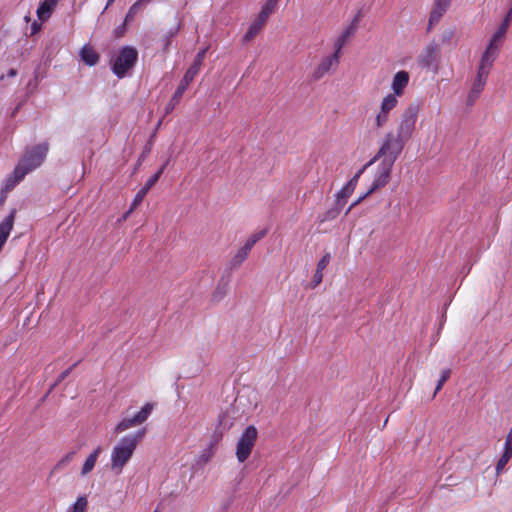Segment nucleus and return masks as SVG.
Instances as JSON below:
<instances>
[{"label": "nucleus", "instance_id": "obj_15", "mask_svg": "<svg viewBox=\"0 0 512 512\" xmlns=\"http://www.w3.org/2000/svg\"><path fill=\"white\" fill-rule=\"evenodd\" d=\"M491 69L492 67L479 63L477 75L471 87L474 92L481 93L483 91Z\"/></svg>", "mask_w": 512, "mask_h": 512}, {"label": "nucleus", "instance_id": "obj_43", "mask_svg": "<svg viewBox=\"0 0 512 512\" xmlns=\"http://www.w3.org/2000/svg\"><path fill=\"white\" fill-rule=\"evenodd\" d=\"M480 93L479 92H474V90H470L469 94H468V98H467V103L468 105H473L474 102L477 100V98L479 97Z\"/></svg>", "mask_w": 512, "mask_h": 512}, {"label": "nucleus", "instance_id": "obj_36", "mask_svg": "<svg viewBox=\"0 0 512 512\" xmlns=\"http://www.w3.org/2000/svg\"><path fill=\"white\" fill-rule=\"evenodd\" d=\"M79 362H75L73 365H71L69 368L64 370L57 378L56 382L52 385V390L56 385H58L60 382H62L71 372L72 370L78 365Z\"/></svg>", "mask_w": 512, "mask_h": 512}, {"label": "nucleus", "instance_id": "obj_49", "mask_svg": "<svg viewBox=\"0 0 512 512\" xmlns=\"http://www.w3.org/2000/svg\"><path fill=\"white\" fill-rule=\"evenodd\" d=\"M8 77H15L17 75V70L14 68L9 69L8 71Z\"/></svg>", "mask_w": 512, "mask_h": 512}, {"label": "nucleus", "instance_id": "obj_29", "mask_svg": "<svg viewBox=\"0 0 512 512\" xmlns=\"http://www.w3.org/2000/svg\"><path fill=\"white\" fill-rule=\"evenodd\" d=\"M24 177H20L18 174H17V167H15L14 171H13V174L11 177H9L6 182H5V185H4V190L5 191H10L12 190L21 180H23Z\"/></svg>", "mask_w": 512, "mask_h": 512}, {"label": "nucleus", "instance_id": "obj_44", "mask_svg": "<svg viewBox=\"0 0 512 512\" xmlns=\"http://www.w3.org/2000/svg\"><path fill=\"white\" fill-rule=\"evenodd\" d=\"M157 180L155 179V177H150L145 185L142 187L144 190H146L147 192L156 184Z\"/></svg>", "mask_w": 512, "mask_h": 512}, {"label": "nucleus", "instance_id": "obj_9", "mask_svg": "<svg viewBox=\"0 0 512 512\" xmlns=\"http://www.w3.org/2000/svg\"><path fill=\"white\" fill-rule=\"evenodd\" d=\"M340 57L338 54H331L322 58L320 63L314 68L311 73V80L318 81L322 79L327 73L336 70L339 65Z\"/></svg>", "mask_w": 512, "mask_h": 512}, {"label": "nucleus", "instance_id": "obj_33", "mask_svg": "<svg viewBox=\"0 0 512 512\" xmlns=\"http://www.w3.org/2000/svg\"><path fill=\"white\" fill-rule=\"evenodd\" d=\"M148 192L146 190H144L143 188H141L138 193L135 195L132 203H131V206L128 210V213H132V211L143 201L144 197L146 196Z\"/></svg>", "mask_w": 512, "mask_h": 512}, {"label": "nucleus", "instance_id": "obj_20", "mask_svg": "<svg viewBox=\"0 0 512 512\" xmlns=\"http://www.w3.org/2000/svg\"><path fill=\"white\" fill-rule=\"evenodd\" d=\"M249 253L250 252L248 250H246L245 248L241 247L236 252V254L231 258V260L229 262V268L231 270H233V269H237L238 267H240L241 264L247 259Z\"/></svg>", "mask_w": 512, "mask_h": 512}, {"label": "nucleus", "instance_id": "obj_31", "mask_svg": "<svg viewBox=\"0 0 512 512\" xmlns=\"http://www.w3.org/2000/svg\"><path fill=\"white\" fill-rule=\"evenodd\" d=\"M451 370L449 368L442 370L440 378L437 382L434 395H436L443 387L445 382L450 378Z\"/></svg>", "mask_w": 512, "mask_h": 512}, {"label": "nucleus", "instance_id": "obj_27", "mask_svg": "<svg viewBox=\"0 0 512 512\" xmlns=\"http://www.w3.org/2000/svg\"><path fill=\"white\" fill-rule=\"evenodd\" d=\"M265 235H266V230H261V231H259L257 233H254V234L250 235V237L247 239L246 243L242 247L250 252L251 249L253 248V246L260 239H262Z\"/></svg>", "mask_w": 512, "mask_h": 512}, {"label": "nucleus", "instance_id": "obj_18", "mask_svg": "<svg viewBox=\"0 0 512 512\" xmlns=\"http://www.w3.org/2000/svg\"><path fill=\"white\" fill-rule=\"evenodd\" d=\"M56 4H51L48 0L41 2L37 8V17L40 21H46L51 17Z\"/></svg>", "mask_w": 512, "mask_h": 512}, {"label": "nucleus", "instance_id": "obj_6", "mask_svg": "<svg viewBox=\"0 0 512 512\" xmlns=\"http://www.w3.org/2000/svg\"><path fill=\"white\" fill-rule=\"evenodd\" d=\"M257 436V429L253 425L248 426L241 434L236 447V457L240 463L245 462L250 456Z\"/></svg>", "mask_w": 512, "mask_h": 512}, {"label": "nucleus", "instance_id": "obj_53", "mask_svg": "<svg viewBox=\"0 0 512 512\" xmlns=\"http://www.w3.org/2000/svg\"><path fill=\"white\" fill-rule=\"evenodd\" d=\"M151 1L152 0H137L136 2L139 3V5L141 6L143 3H149Z\"/></svg>", "mask_w": 512, "mask_h": 512}, {"label": "nucleus", "instance_id": "obj_56", "mask_svg": "<svg viewBox=\"0 0 512 512\" xmlns=\"http://www.w3.org/2000/svg\"><path fill=\"white\" fill-rule=\"evenodd\" d=\"M153 512H158V510H154Z\"/></svg>", "mask_w": 512, "mask_h": 512}, {"label": "nucleus", "instance_id": "obj_3", "mask_svg": "<svg viewBox=\"0 0 512 512\" xmlns=\"http://www.w3.org/2000/svg\"><path fill=\"white\" fill-rule=\"evenodd\" d=\"M206 52H207V48H204L196 54V56L193 60V63L190 65V67L185 72L182 80L180 81L178 87L176 88L169 103L166 105L165 114L171 113L175 109L176 105L180 102L183 94L188 89L189 85L194 80L196 75L199 73L200 68L203 64V61L205 59Z\"/></svg>", "mask_w": 512, "mask_h": 512}, {"label": "nucleus", "instance_id": "obj_17", "mask_svg": "<svg viewBox=\"0 0 512 512\" xmlns=\"http://www.w3.org/2000/svg\"><path fill=\"white\" fill-rule=\"evenodd\" d=\"M356 27L355 25L348 26L342 34L337 38V40L334 43V54H338L340 57L341 55V49L345 45L346 41L355 33Z\"/></svg>", "mask_w": 512, "mask_h": 512}, {"label": "nucleus", "instance_id": "obj_22", "mask_svg": "<svg viewBox=\"0 0 512 512\" xmlns=\"http://www.w3.org/2000/svg\"><path fill=\"white\" fill-rule=\"evenodd\" d=\"M87 510L88 497L86 495H81L67 508L66 512H87Z\"/></svg>", "mask_w": 512, "mask_h": 512}, {"label": "nucleus", "instance_id": "obj_51", "mask_svg": "<svg viewBox=\"0 0 512 512\" xmlns=\"http://www.w3.org/2000/svg\"><path fill=\"white\" fill-rule=\"evenodd\" d=\"M506 440H510L512 441V428L509 430L507 436H506Z\"/></svg>", "mask_w": 512, "mask_h": 512}, {"label": "nucleus", "instance_id": "obj_7", "mask_svg": "<svg viewBox=\"0 0 512 512\" xmlns=\"http://www.w3.org/2000/svg\"><path fill=\"white\" fill-rule=\"evenodd\" d=\"M154 409L152 403H146L139 412L132 417H124L115 427L114 432L116 434L122 433L132 427L143 424L148 417L151 415Z\"/></svg>", "mask_w": 512, "mask_h": 512}, {"label": "nucleus", "instance_id": "obj_54", "mask_svg": "<svg viewBox=\"0 0 512 512\" xmlns=\"http://www.w3.org/2000/svg\"><path fill=\"white\" fill-rule=\"evenodd\" d=\"M130 214H131V213H128V211H127V212L124 214L123 219H124V220H125V219H127V217H128Z\"/></svg>", "mask_w": 512, "mask_h": 512}, {"label": "nucleus", "instance_id": "obj_11", "mask_svg": "<svg viewBox=\"0 0 512 512\" xmlns=\"http://www.w3.org/2000/svg\"><path fill=\"white\" fill-rule=\"evenodd\" d=\"M369 162L364 165L347 183L342 187L340 191L337 192L336 198L341 200L342 202L346 203L347 198H349L358 182V179L360 178L361 174L364 172V170L370 166Z\"/></svg>", "mask_w": 512, "mask_h": 512}, {"label": "nucleus", "instance_id": "obj_13", "mask_svg": "<svg viewBox=\"0 0 512 512\" xmlns=\"http://www.w3.org/2000/svg\"><path fill=\"white\" fill-rule=\"evenodd\" d=\"M408 82H409L408 72L404 71V70L398 71L393 77V81H392V85H391V88L393 90L392 95H395L396 97L401 96L404 92V89L408 85Z\"/></svg>", "mask_w": 512, "mask_h": 512}, {"label": "nucleus", "instance_id": "obj_45", "mask_svg": "<svg viewBox=\"0 0 512 512\" xmlns=\"http://www.w3.org/2000/svg\"><path fill=\"white\" fill-rule=\"evenodd\" d=\"M454 36V32L452 30H448V31H445L443 34H442V42L445 43V42H449Z\"/></svg>", "mask_w": 512, "mask_h": 512}, {"label": "nucleus", "instance_id": "obj_23", "mask_svg": "<svg viewBox=\"0 0 512 512\" xmlns=\"http://www.w3.org/2000/svg\"><path fill=\"white\" fill-rule=\"evenodd\" d=\"M263 27L264 26L262 24L258 23L256 20H254L248 27V30L246 31V33L244 34V36L242 38V42L248 43V42L252 41L257 36V34L261 31V29Z\"/></svg>", "mask_w": 512, "mask_h": 512}, {"label": "nucleus", "instance_id": "obj_37", "mask_svg": "<svg viewBox=\"0 0 512 512\" xmlns=\"http://www.w3.org/2000/svg\"><path fill=\"white\" fill-rule=\"evenodd\" d=\"M179 27H180V26L178 25L176 28L171 29V30L167 33V35L165 36V39H164V42H165V43H164V50H166V49L169 47V45H170V43H171V39H172V37H174V36L178 33V31H179Z\"/></svg>", "mask_w": 512, "mask_h": 512}, {"label": "nucleus", "instance_id": "obj_19", "mask_svg": "<svg viewBox=\"0 0 512 512\" xmlns=\"http://www.w3.org/2000/svg\"><path fill=\"white\" fill-rule=\"evenodd\" d=\"M101 447L98 446L85 460L81 474L86 475L91 472L96 464L99 454L101 453Z\"/></svg>", "mask_w": 512, "mask_h": 512}, {"label": "nucleus", "instance_id": "obj_30", "mask_svg": "<svg viewBox=\"0 0 512 512\" xmlns=\"http://www.w3.org/2000/svg\"><path fill=\"white\" fill-rule=\"evenodd\" d=\"M388 121H389V113L380 109L375 117L376 128H382L383 126H385L387 124Z\"/></svg>", "mask_w": 512, "mask_h": 512}, {"label": "nucleus", "instance_id": "obj_47", "mask_svg": "<svg viewBox=\"0 0 512 512\" xmlns=\"http://www.w3.org/2000/svg\"><path fill=\"white\" fill-rule=\"evenodd\" d=\"M504 451L512 454V441L505 439Z\"/></svg>", "mask_w": 512, "mask_h": 512}, {"label": "nucleus", "instance_id": "obj_41", "mask_svg": "<svg viewBox=\"0 0 512 512\" xmlns=\"http://www.w3.org/2000/svg\"><path fill=\"white\" fill-rule=\"evenodd\" d=\"M129 22H123L121 25H119L118 27H116L114 29V35L116 38H121L124 36L125 32H126V26Z\"/></svg>", "mask_w": 512, "mask_h": 512}, {"label": "nucleus", "instance_id": "obj_24", "mask_svg": "<svg viewBox=\"0 0 512 512\" xmlns=\"http://www.w3.org/2000/svg\"><path fill=\"white\" fill-rule=\"evenodd\" d=\"M398 104L397 97L392 94L385 96L381 102L380 109L390 113Z\"/></svg>", "mask_w": 512, "mask_h": 512}, {"label": "nucleus", "instance_id": "obj_35", "mask_svg": "<svg viewBox=\"0 0 512 512\" xmlns=\"http://www.w3.org/2000/svg\"><path fill=\"white\" fill-rule=\"evenodd\" d=\"M141 6L139 3L135 2L128 10L126 16H125V22H131L135 15L140 11Z\"/></svg>", "mask_w": 512, "mask_h": 512}, {"label": "nucleus", "instance_id": "obj_32", "mask_svg": "<svg viewBox=\"0 0 512 512\" xmlns=\"http://www.w3.org/2000/svg\"><path fill=\"white\" fill-rule=\"evenodd\" d=\"M511 458H512V454L505 452V451L503 452V454L499 458L497 465H496V473L497 474H500L503 471V469L505 468V466L507 465V463L509 462V460Z\"/></svg>", "mask_w": 512, "mask_h": 512}, {"label": "nucleus", "instance_id": "obj_4", "mask_svg": "<svg viewBox=\"0 0 512 512\" xmlns=\"http://www.w3.org/2000/svg\"><path fill=\"white\" fill-rule=\"evenodd\" d=\"M49 151L48 142H42L28 150L17 164V174L25 177L29 172L38 168L45 160Z\"/></svg>", "mask_w": 512, "mask_h": 512}, {"label": "nucleus", "instance_id": "obj_2", "mask_svg": "<svg viewBox=\"0 0 512 512\" xmlns=\"http://www.w3.org/2000/svg\"><path fill=\"white\" fill-rule=\"evenodd\" d=\"M146 429L142 428L135 433L123 436L111 451V470L115 474L122 473L125 465L132 458L138 443L144 438Z\"/></svg>", "mask_w": 512, "mask_h": 512}, {"label": "nucleus", "instance_id": "obj_5", "mask_svg": "<svg viewBox=\"0 0 512 512\" xmlns=\"http://www.w3.org/2000/svg\"><path fill=\"white\" fill-rule=\"evenodd\" d=\"M138 60V51L133 46H124L120 49L117 57L112 63V72L118 77L123 78L126 76Z\"/></svg>", "mask_w": 512, "mask_h": 512}, {"label": "nucleus", "instance_id": "obj_50", "mask_svg": "<svg viewBox=\"0 0 512 512\" xmlns=\"http://www.w3.org/2000/svg\"><path fill=\"white\" fill-rule=\"evenodd\" d=\"M212 453H213L212 451H210L209 453L205 452L202 454L201 457L204 459V461H208L210 459V457L212 456Z\"/></svg>", "mask_w": 512, "mask_h": 512}, {"label": "nucleus", "instance_id": "obj_16", "mask_svg": "<svg viewBox=\"0 0 512 512\" xmlns=\"http://www.w3.org/2000/svg\"><path fill=\"white\" fill-rule=\"evenodd\" d=\"M81 59L89 66H94L99 62V54L89 45H84L80 50Z\"/></svg>", "mask_w": 512, "mask_h": 512}, {"label": "nucleus", "instance_id": "obj_12", "mask_svg": "<svg viewBox=\"0 0 512 512\" xmlns=\"http://www.w3.org/2000/svg\"><path fill=\"white\" fill-rule=\"evenodd\" d=\"M452 0H435L429 16V28L438 23L449 8Z\"/></svg>", "mask_w": 512, "mask_h": 512}, {"label": "nucleus", "instance_id": "obj_26", "mask_svg": "<svg viewBox=\"0 0 512 512\" xmlns=\"http://www.w3.org/2000/svg\"><path fill=\"white\" fill-rule=\"evenodd\" d=\"M227 291H228V283L220 281V283L217 285V287L215 288V290L212 294V300L214 302L221 301L224 298V296L227 294Z\"/></svg>", "mask_w": 512, "mask_h": 512}, {"label": "nucleus", "instance_id": "obj_46", "mask_svg": "<svg viewBox=\"0 0 512 512\" xmlns=\"http://www.w3.org/2000/svg\"><path fill=\"white\" fill-rule=\"evenodd\" d=\"M167 164H168V161H166V162H165V163H164V164L159 168V170H158L154 175H152V177H155V179L158 181V180H159V178H160V176L162 175V173H163L164 169L166 168Z\"/></svg>", "mask_w": 512, "mask_h": 512}, {"label": "nucleus", "instance_id": "obj_48", "mask_svg": "<svg viewBox=\"0 0 512 512\" xmlns=\"http://www.w3.org/2000/svg\"><path fill=\"white\" fill-rule=\"evenodd\" d=\"M41 29V24L40 23H37V22H34L32 25H31V34H36L39 30Z\"/></svg>", "mask_w": 512, "mask_h": 512}, {"label": "nucleus", "instance_id": "obj_40", "mask_svg": "<svg viewBox=\"0 0 512 512\" xmlns=\"http://www.w3.org/2000/svg\"><path fill=\"white\" fill-rule=\"evenodd\" d=\"M271 15L270 12L264 10L263 8L261 9V11L259 12L257 18L255 19L258 23L262 24L263 26L265 25L268 17Z\"/></svg>", "mask_w": 512, "mask_h": 512}, {"label": "nucleus", "instance_id": "obj_34", "mask_svg": "<svg viewBox=\"0 0 512 512\" xmlns=\"http://www.w3.org/2000/svg\"><path fill=\"white\" fill-rule=\"evenodd\" d=\"M74 455H75V452H69L67 453L65 456H63L58 462L57 464L55 465L54 469L55 470H60L62 469L63 467H65L67 464H69L73 458H74Z\"/></svg>", "mask_w": 512, "mask_h": 512}, {"label": "nucleus", "instance_id": "obj_52", "mask_svg": "<svg viewBox=\"0 0 512 512\" xmlns=\"http://www.w3.org/2000/svg\"><path fill=\"white\" fill-rule=\"evenodd\" d=\"M114 1H115V0H107L106 6H105V8H104L103 12H104L105 10H107V8H108V7H109V6H110Z\"/></svg>", "mask_w": 512, "mask_h": 512}, {"label": "nucleus", "instance_id": "obj_1", "mask_svg": "<svg viewBox=\"0 0 512 512\" xmlns=\"http://www.w3.org/2000/svg\"><path fill=\"white\" fill-rule=\"evenodd\" d=\"M418 112L419 108L417 105H409L401 115L396 133L389 132L385 135L378 152L369 161V164L379 161L378 185H382L386 181L387 175L391 174L395 161L412 137Z\"/></svg>", "mask_w": 512, "mask_h": 512}, {"label": "nucleus", "instance_id": "obj_55", "mask_svg": "<svg viewBox=\"0 0 512 512\" xmlns=\"http://www.w3.org/2000/svg\"><path fill=\"white\" fill-rule=\"evenodd\" d=\"M51 4H57L58 0H48Z\"/></svg>", "mask_w": 512, "mask_h": 512}, {"label": "nucleus", "instance_id": "obj_28", "mask_svg": "<svg viewBox=\"0 0 512 512\" xmlns=\"http://www.w3.org/2000/svg\"><path fill=\"white\" fill-rule=\"evenodd\" d=\"M265 235H266V230H261V231H259L257 233H254V234L250 235V237L247 239L246 243L242 247L250 252L251 249L253 248V246L260 239H262Z\"/></svg>", "mask_w": 512, "mask_h": 512}, {"label": "nucleus", "instance_id": "obj_21", "mask_svg": "<svg viewBox=\"0 0 512 512\" xmlns=\"http://www.w3.org/2000/svg\"><path fill=\"white\" fill-rule=\"evenodd\" d=\"M344 205H345L344 202H342L341 200L336 198L334 207L325 212V214L321 218V222L331 221V220H334L335 218H337Z\"/></svg>", "mask_w": 512, "mask_h": 512}, {"label": "nucleus", "instance_id": "obj_8", "mask_svg": "<svg viewBox=\"0 0 512 512\" xmlns=\"http://www.w3.org/2000/svg\"><path fill=\"white\" fill-rule=\"evenodd\" d=\"M440 59L439 45L435 41H432L423 49L419 55L418 61L422 68L431 69L437 68Z\"/></svg>", "mask_w": 512, "mask_h": 512}, {"label": "nucleus", "instance_id": "obj_42", "mask_svg": "<svg viewBox=\"0 0 512 512\" xmlns=\"http://www.w3.org/2000/svg\"><path fill=\"white\" fill-rule=\"evenodd\" d=\"M277 3L278 0H267L262 8L272 14L276 9Z\"/></svg>", "mask_w": 512, "mask_h": 512}, {"label": "nucleus", "instance_id": "obj_39", "mask_svg": "<svg viewBox=\"0 0 512 512\" xmlns=\"http://www.w3.org/2000/svg\"><path fill=\"white\" fill-rule=\"evenodd\" d=\"M330 260H331V255H330V253H326V254H325V255H324V256L319 260V262L317 263V269H319V270H322V271H323V270L327 267V265L329 264Z\"/></svg>", "mask_w": 512, "mask_h": 512}, {"label": "nucleus", "instance_id": "obj_25", "mask_svg": "<svg viewBox=\"0 0 512 512\" xmlns=\"http://www.w3.org/2000/svg\"><path fill=\"white\" fill-rule=\"evenodd\" d=\"M511 19H512V8L509 9V11H508L507 15L505 16L504 20L502 21L501 25L495 32L496 38H504L505 37L507 30L510 26Z\"/></svg>", "mask_w": 512, "mask_h": 512}, {"label": "nucleus", "instance_id": "obj_10", "mask_svg": "<svg viewBox=\"0 0 512 512\" xmlns=\"http://www.w3.org/2000/svg\"><path fill=\"white\" fill-rule=\"evenodd\" d=\"M503 38H496V33L493 34L489 44L486 47V50L482 54L480 63L487 65L489 67H493V63L497 58L498 51L500 48V42Z\"/></svg>", "mask_w": 512, "mask_h": 512}, {"label": "nucleus", "instance_id": "obj_14", "mask_svg": "<svg viewBox=\"0 0 512 512\" xmlns=\"http://www.w3.org/2000/svg\"><path fill=\"white\" fill-rule=\"evenodd\" d=\"M378 175H379V165L377 166V170H376V173L374 175V179L372 181V184H371V187L368 189V191L363 194L362 196H360L358 199H356L349 207L348 209L346 210L345 212V215H347L348 213H350V211L356 207L357 205H359L367 196H369L370 194H372L374 191L384 187L388 182H389V179H390V174L387 175V178H386V181L382 184V185H378Z\"/></svg>", "mask_w": 512, "mask_h": 512}, {"label": "nucleus", "instance_id": "obj_38", "mask_svg": "<svg viewBox=\"0 0 512 512\" xmlns=\"http://www.w3.org/2000/svg\"><path fill=\"white\" fill-rule=\"evenodd\" d=\"M323 271L316 268V272L312 278L311 286L312 288L317 287L323 280Z\"/></svg>", "mask_w": 512, "mask_h": 512}]
</instances>
